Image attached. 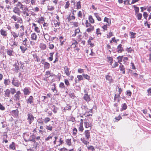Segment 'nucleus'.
Masks as SVG:
<instances>
[{"instance_id": "423d86ee", "label": "nucleus", "mask_w": 151, "mask_h": 151, "mask_svg": "<svg viewBox=\"0 0 151 151\" xmlns=\"http://www.w3.org/2000/svg\"><path fill=\"white\" fill-rule=\"evenodd\" d=\"M70 69L68 68L67 66H65L64 67V71L65 74L68 76L70 75L71 71H70Z\"/></svg>"}, {"instance_id": "aec40b11", "label": "nucleus", "mask_w": 151, "mask_h": 151, "mask_svg": "<svg viewBox=\"0 0 151 151\" xmlns=\"http://www.w3.org/2000/svg\"><path fill=\"white\" fill-rule=\"evenodd\" d=\"M17 5V6L20 7V9H21L22 10H23L24 9V5L22 4L20 2H18Z\"/></svg>"}, {"instance_id": "dca6fc26", "label": "nucleus", "mask_w": 151, "mask_h": 151, "mask_svg": "<svg viewBox=\"0 0 151 151\" xmlns=\"http://www.w3.org/2000/svg\"><path fill=\"white\" fill-rule=\"evenodd\" d=\"M60 24V22L57 21H54V26L57 28H59Z\"/></svg>"}, {"instance_id": "a18cd8bd", "label": "nucleus", "mask_w": 151, "mask_h": 151, "mask_svg": "<svg viewBox=\"0 0 151 151\" xmlns=\"http://www.w3.org/2000/svg\"><path fill=\"white\" fill-rule=\"evenodd\" d=\"M127 108V105L125 103L122 106V111L125 110Z\"/></svg>"}, {"instance_id": "e433bc0d", "label": "nucleus", "mask_w": 151, "mask_h": 151, "mask_svg": "<svg viewBox=\"0 0 151 151\" xmlns=\"http://www.w3.org/2000/svg\"><path fill=\"white\" fill-rule=\"evenodd\" d=\"M71 139H67L66 140V143L69 146H70L71 145Z\"/></svg>"}, {"instance_id": "72a5a7b5", "label": "nucleus", "mask_w": 151, "mask_h": 151, "mask_svg": "<svg viewBox=\"0 0 151 151\" xmlns=\"http://www.w3.org/2000/svg\"><path fill=\"white\" fill-rule=\"evenodd\" d=\"M40 47L43 50L45 49L46 48V46L45 44L41 43L40 45Z\"/></svg>"}, {"instance_id": "5701e85b", "label": "nucleus", "mask_w": 151, "mask_h": 151, "mask_svg": "<svg viewBox=\"0 0 151 151\" xmlns=\"http://www.w3.org/2000/svg\"><path fill=\"white\" fill-rule=\"evenodd\" d=\"M20 47L23 53H24V52L27 49L26 46H21Z\"/></svg>"}, {"instance_id": "2eb2a0df", "label": "nucleus", "mask_w": 151, "mask_h": 151, "mask_svg": "<svg viewBox=\"0 0 151 151\" xmlns=\"http://www.w3.org/2000/svg\"><path fill=\"white\" fill-rule=\"evenodd\" d=\"M33 99L32 96H30L29 99L27 100V103H29V104L32 103H33Z\"/></svg>"}, {"instance_id": "39448f33", "label": "nucleus", "mask_w": 151, "mask_h": 151, "mask_svg": "<svg viewBox=\"0 0 151 151\" xmlns=\"http://www.w3.org/2000/svg\"><path fill=\"white\" fill-rule=\"evenodd\" d=\"M13 12L15 14H17L19 16H20L21 14V11L17 7H15L13 9Z\"/></svg>"}, {"instance_id": "0eeeda50", "label": "nucleus", "mask_w": 151, "mask_h": 151, "mask_svg": "<svg viewBox=\"0 0 151 151\" xmlns=\"http://www.w3.org/2000/svg\"><path fill=\"white\" fill-rule=\"evenodd\" d=\"M30 88L25 87L23 89L24 94L25 95H29L30 93Z\"/></svg>"}, {"instance_id": "a19ab883", "label": "nucleus", "mask_w": 151, "mask_h": 151, "mask_svg": "<svg viewBox=\"0 0 151 151\" xmlns=\"http://www.w3.org/2000/svg\"><path fill=\"white\" fill-rule=\"evenodd\" d=\"M54 54V52H51L50 53V56L49 58V60L50 61H52L53 59V55Z\"/></svg>"}, {"instance_id": "864d4df0", "label": "nucleus", "mask_w": 151, "mask_h": 151, "mask_svg": "<svg viewBox=\"0 0 151 151\" xmlns=\"http://www.w3.org/2000/svg\"><path fill=\"white\" fill-rule=\"evenodd\" d=\"M10 81L8 79H5L4 81V84L5 86H6L7 85L9 84V83H10Z\"/></svg>"}, {"instance_id": "f03ea898", "label": "nucleus", "mask_w": 151, "mask_h": 151, "mask_svg": "<svg viewBox=\"0 0 151 151\" xmlns=\"http://www.w3.org/2000/svg\"><path fill=\"white\" fill-rule=\"evenodd\" d=\"M12 18L15 21H17V22L22 23V19L20 17H17L16 15H13L12 17Z\"/></svg>"}, {"instance_id": "4468645a", "label": "nucleus", "mask_w": 151, "mask_h": 151, "mask_svg": "<svg viewBox=\"0 0 151 151\" xmlns=\"http://www.w3.org/2000/svg\"><path fill=\"white\" fill-rule=\"evenodd\" d=\"M83 98L84 99L87 101H89L90 100L89 96L87 93L84 94Z\"/></svg>"}, {"instance_id": "5fc2aeb1", "label": "nucleus", "mask_w": 151, "mask_h": 151, "mask_svg": "<svg viewBox=\"0 0 151 151\" xmlns=\"http://www.w3.org/2000/svg\"><path fill=\"white\" fill-rule=\"evenodd\" d=\"M94 29V27H90L89 28L87 29L86 30V31L88 32H90L93 30Z\"/></svg>"}, {"instance_id": "c03bdc74", "label": "nucleus", "mask_w": 151, "mask_h": 151, "mask_svg": "<svg viewBox=\"0 0 151 151\" xmlns=\"http://www.w3.org/2000/svg\"><path fill=\"white\" fill-rule=\"evenodd\" d=\"M142 17V14L140 13L138 14L137 16V19L138 20H140L141 19Z\"/></svg>"}, {"instance_id": "6e6552de", "label": "nucleus", "mask_w": 151, "mask_h": 151, "mask_svg": "<svg viewBox=\"0 0 151 151\" xmlns=\"http://www.w3.org/2000/svg\"><path fill=\"white\" fill-rule=\"evenodd\" d=\"M24 11L22 12L23 14L26 16H29V10L28 8L25 7L24 8Z\"/></svg>"}, {"instance_id": "393cba45", "label": "nucleus", "mask_w": 151, "mask_h": 151, "mask_svg": "<svg viewBox=\"0 0 151 151\" xmlns=\"http://www.w3.org/2000/svg\"><path fill=\"white\" fill-rule=\"evenodd\" d=\"M94 15L95 17L97 18V19L99 21H101V17H99V14L98 13H94Z\"/></svg>"}, {"instance_id": "603ef678", "label": "nucleus", "mask_w": 151, "mask_h": 151, "mask_svg": "<svg viewBox=\"0 0 151 151\" xmlns=\"http://www.w3.org/2000/svg\"><path fill=\"white\" fill-rule=\"evenodd\" d=\"M54 8L51 6H47V9L48 10L52 11L54 9Z\"/></svg>"}, {"instance_id": "20e7f679", "label": "nucleus", "mask_w": 151, "mask_h": 151, "mask_svg": "<svg viewBox=\"0 0 151 151\" xmlns=\"http://www.w3.org/2000/svg\"><path fill=\"white\" fill-rule=\"evenodd\" d=\"M12 83L15 86L18 87L20 85V83L17 80H16L15 78H13Z\"/></svg>"}, {"instance_id": "2f4dec72", "label": "nucleus", "mask_w": 151, "mask_h": 151, "mask_svg": "<svg viewBox=\"0 0 151 151\" xmlns=\"http://www.w3.org/2000/svg\"><path fill=\"white\" fill-rule=\"evenodd\" d=\"M44 68L45 69H47L49 68L50 64L47 62H45L44 64Z\"/></svg>"}, {"instance_id": "e2e57ef3", "label": "nucleus", "mask_w": 151, "mask_h": 151, "mask_svg": "<svg viewBox=\"0 0 151 151\" xmlns=\"http://www.w3.org/2000/svg\"><path fill=\"white\" fill-rule=\"evenodd\" d=\"M46 128L47 130H49L50 131H51L52 130V126H50V125H46Z\"/></svg>"}, {"instance_id": "f3484780", "label": "nucleus", "mask_w": 151, "mask_h": 151, "mask_svg": "<svg viewBox=\"0 0 151 151\" xmlns=\"http://www.w3.org/2000/svg\"><path fill=\"white\" fill-rule=\"evenodd\" d=\"M106 78L107 80H108L110 83H111L113 81L112 78L111 76L107 75L106 76Z\"/></svg>"}, {"instance_id": "f257e3e1", "label": "nucleus", "mask_w": 151, "mask_h": 151, "mask_svg": "<svg viewBox=\"0 0 151 151\" xmlns=\"http://www.w3.org/2000/svg\"><path fill=\"white\" fill-rule=\"evenodd\" d=\"M84 126L86 128H88L91 129L92 126V119H86L85 120L84 122Z\"/></svg>"}, {"instance_id": "412c9836", "label": "nucleus", "mask_w": 151, "mask_h": 151, "mask_svg": "<svg viewBox=\"0 0 151 151\" xmlns=\"http://www.w3.org/2000/svg\"><path fill=\"white\" fill-rule=\"evenodd\" d=\"M104 21L106 22L107 23V25L109 26L111 24V20L109 18L105 17L104 19Z\"/></svg>"}, {"instance_id": "a878e982", "label": "nucleus", "mask_w": 151, "mask_h": 151, "mask_svg": "<svg viewBox=\"0 0 151 151\" xmlns=\"http://www.w3.org/2000/svg\"><path fill=\"white\" fill-rule=\"evenodd\" d=\"M119 68L120 70L122 71V73L124 74L125 73V71L123 65H121L119 66Z\"/></svg>"}, {"instance_id": "f8f14e48", "label": "nucleus", "mask_w": 151, "mask_h": 151, "mask_svg": "<svg viewBox=\"0 0 151 151\" xmlns=\"http://www.w3.org/2000/svg\"><path fill=\"white\" fill-rule=\"evenodd\" d=\"M37 36L35 33H32L31 35V39L32 40H36L37 39Z\"/></svg>"}, {"instance_id": "b1692460", "label": "nucleus", "mask_w": 151, "mask_h": 151, "mask_svg": "<svg viewBox=\"0 0 151 151\" xmlns=\"http://www.w3.org/2000/svg\"><path fill=\"white\" fill-rule=\"evenodd\" d=\"M35 136L34 135H32L31 136H29V141H32L34 142L35 141Z\"/></svg>"}, {"instance_id": "13d9d810", "label": "nucleus", "mask_w": 151, "mask_h": 151, "mask_svg": "<svg viewBox=\"0 0 151 151\" xmlns=\"http://www.w3.org/2000/svg\"><path fill=\"white\" fill-rule=\"evenodd\" d=\"M34 30L37 33H39L40 32V30L38 27H35L34 28Z\"/></svg>"}, {"instance_id": "0e129e2a", "label": "nucleus", "mask_w": 151, "mask_h": 151, "mask_svg": "<svg viewBox=\"0 0 151 151\" xmlns=\"http://www.w3.org/2000/svg\"><path fill=\"white\" fill-rule=\"evenodd\" d=\"M78 42L77 41H75V42L74 43H73L72 46L73 47V48H75L76 45H77Z\"/></svg>"}, {"instance_id": "8fccbe9b", "label": "nucleus", "mask_w": 151, "mask_h": 151, "mask_svg": "<svg viewBox=\"0 0 151 151\" xmlns=\"http://www.w3.org/2000/svg\"><path fill=\"white\" fill-rule=\"evenodd\" d=\"M77 78H78V80L79 81L81 80H83V75H78L77 76Z\"/></svg>"}, {"instance_id": "ddd939ff", "label": "nucleus", "mask_w": 151, "mask_h": 151, "mask_svg": "<svg viewBox=\"0 0 151 151\" xmlns=\"http://www.w3.org/2000/svg\"><path fill=\"white\" fill-rule=\"evenodd\" d=\"M4 96L5 97H8L9 96L11 90L10 89H7L5 91Z\"/></svg>"}, {"instance_id": "bf43d9fd", "label": "nucleus", "mask_w": 151, "mask_h": 151, "mask_svg": "<svg viewBox=\"0 0 151 151\" xmlns=\"http://www.w3.org/2000/svg\"><path fill=\"white\" fill-rule=\"evenodd\" d=\"M85 24L86 27H91L90 24L88 22L87 20L86 21Z\"/></svg>"}, {"instance_id": "69168bd1", "label": "nucleus", "mask_w": 151, "mask_h": 151, "mask_svg": "<svg viewBox=\"0 0 151 151\" xmlns=\"http://www.w3.org/2000/svg\"><path fill=\"white\" fill-rule=\"evenodd\" d=\"M10 90H11L10 93L12 94H14L16 92V90L14 88H11Z\"/></svg>"}, {"instance_id": "4c0bfd02", "label": "nucleus", "mask_w": 151, "mask_h": 151, "mask_svg": "<svg viewBox=\"0 0 151 151\" xmlns=\"http://www.w3.org/2000/svg\"><path fill=\"white\" fill-rule=\"evenodd\" d=\"M43 35L44 36V38L45 40H47L49 39V36L46 33L45 34L44 33Z\"/></svg>"}, {"instance_id": "774afa93", "label": "nucleus", "mask_w": 151, "mask_h": 151, "mask_svg": "<svg viewBox=\"0 0 151 151\" xmlns=\"http://www.w3.org/2000/svg\"><path fill=\"white\" fill-rule=\"evenodd\" d=\"M59 86L60 88H63L65 87L64 84L63 83H60V84Z\"/></svg>"}, {"instance_id": "338daca9", "label": "nucleus", "mask_w": 151, "mask_h": 151, "mask_svg": "<svg viewBox=\"0 0 151 151\" xmlns=\"http://www.w3.org/2000/svg\"><path fill=\"white\" fill-rule=\"evenodd\" d=\"M126 51L128 52L131 53V52L132 51V49L131 48V47L127 48Z\"/></svg>"}, {"instance_id": "bb28decb", "label": "nucleus", "mask_w": 151, "mask_h": 151, "mask_svg": "<svg viewBox=\"0 0 151 151\" xmlns=\"http://www.w3.org/2000/svg\"><path fill=\"white\" fill-rule=\"evenodd\" d=\"M136 33L132 32H130V38H134L135 37Z\"/></svg>"}, {"instance_id": "09e8293b", "label": "nucleus", "mask_w": 151, "mask_h": 151, "mask_svg": "<svg viewBox=\"0 0 151 151\" xmlns=\"http://www.w3.org/2000/svg\"><path fill=\"white\" fill-rule=\"evenodd\" d=\"M77 9H79L81 8V2L80 1H78L76 4Z\"/></svg>"}, {"instance_id": "7ed1b4c3", "label": "nucleus", "mask_w": 151, "mask_h": 151, "mask_svg": "<svg viewBox=\"0 0 151 151\" xmlns=\"http://www.w3.org/2000/svg\"><path fill=\"white\" fill-rule=\"evenodd\" d=\"M27 116V120L29 121V124H31L34 120V117L32 115L29 113L28 114Z\"/></svg>"}, {"instance_id": "680f3d73", "label": "nucleus", "mask_w": 151, "mask_h": 151, "mask_svg": "<svg viewBox=\"0 0 151 151\" xmlns=\"http://www.w3.org/2000/svg\"><path fill=\"white\" fill-rule=\"evenodd\" d=\"M50 121V119L49 117H46L44 119V122L45 123H47Z\"/></svg>"}, {"instance_id": "3c124183", "label": "nucleus", "mask_w": 151, "mask_h": 151, "mask_svg": "<svg viewBox=\"0 0 151 151\" xmlns=\"http://www.w3.org/2000/svg\"><path fill=\"white\" fill-rule=\"evenodd\" d=\"M27 38H25V40H24L23 41V42L22 43V45H24L25 46H27Z\"/></svg>"}, {"instance_id": "6e6d98bb", "label": "nucleus", "mask_w": 151, "mask_h": 151, "mask_svg": "<svg viewBox=\"0 0 151 151\" xmlns=\"http://www.w3.org/2000/svg\"><path fill=\"white\" fill-rule=\"evenodd\" d=\"M70 4L69 3V1H67L66 3V4L65 6V9L68 8Z\"/></svg>"}, {"instance_id": "37998d69", "label": "nucleus", "mask_w": 151, "mask_h": 151, "mask_svg": "<svg viewBox=\"0 0 151 151\" xmlns=\"http://www.w3.org/2000/svg\"><path fill=\"white\" fill-rule=\"evenodd\" d=\"M139 1V0H132V2L131 3H129V1H127V4H128L129 5H131L132 4H134L135 3Z\"/></svg>"}, {"instance_id": "49530a36", "label": "nucleus", "mask_w": 151, "mask_h": 151, "mask_svg": "<svg viewBox=\"0 0 151 151\" xmlns=\"http://www.w3.org/2000/svg\"><path fill=\"white\" fill-rule=\"evenodd\" d=\"M78 17L81 18L82 17V12L81 11H79L78 13Z\"/></svg>"}, {"instance_id": "473e14b6", "label": "nucleus", "mask_w": 151, "mask_h": 151, "mask_svg": "<svg viewBox=\"0 0 151 151\" xmlns=\"http://www.w3.org/2000/svg\"><path fill=\"white\" fill-rule=\"evenodd\" d=\"M122 119V117L120 116H119L118 117H115L114 119V121L115 122H117L120 119Z\"/></svg>"}, {"instance_id": "de8ad7c7", "label": "nucleus", "mask_w": 151, "mask_h": 151, "mask_svg": "<svg viewBox=\"0 0 151 151\" xmlns=\"http://www.w3.org/2000/svg\"><path fill=\"white\" fill-rule=\"evenodd\" d=\"M88 148L89 151H95L93 147L92 146L88 147Z\"/></svg>"}, {"instance_id": "6ab92c4d", "label": "nucleus", "mask_w": 151, "mask_h": 151, "mask_svg": "<svg viewBox=\"0 0 151 151\" xmlns=\"http://www.w3.org/2000/svg\"><path fill=\"white\" fill-rule=\"evenodd\" d=\"M122 46V45L120 44L117 47V51L119 53H121L123 51V49Z\"/></svg>"}, {"instance_id": "cd10ccee", "label": "nucleus", "mask_w": 151, "mask_h": 151, "mask_svg": "<svg viewBox=\"0 0 151 151\" xmlns=\"http://www.w3.org/2000/svg\"><path fill=\"white\" fill-rule=\"evenodd\" d=\"M122 91V90L121 88H119V94L118 95H117L116 94H115L114 96V100H116V98L119 97V95L121 93Z\"/></svg>"}, {"instance_id": "4be33fe9", "label": "nucleus", "mask_w": 151, "mask_h": 151, "mask_svg": "<svg viewBox=\"0 0 151 151\" xmlns=\"http://www.w3.org/2000/svg\"><path fill=\"white\" fill-rule=\"evenodd\" d=\"M0 32L2 35L4 36H6L7 35V33L6 31L1 29L0 30Z\"/></svg>"}, {"instance_id": "052dcab7", "label": "nucleus", "mask_w": 151, "mask_h": 151, "mask_svg": "<svg viewBox=\"0 0 151 151\" xmlns=\"http://www.w3.org/2000/svg\"><path fill=\"white\" fill-rule=\"evenodd\" d=\"M113 35V34L111 32H110L107 35V38H109Z\"/></svg>"}, {"instance_id": "58836bf2", "label": "nucleus", "mask_w": 151, "mask_h": 151, "mask_svg": "<svg viewBox=\"0 0 151 151\" xmlns=\"http://www.w3.org/2000/svg\"><path fill=\"white\" fill-rule=\"evenodd\" d=\"M83 76L86 79L88 80L90 79V77L89 76H88L87 74H83Z\"/></svg>"}, {"instance_id": "79ce46f5", "label": "nucleus", "mask_w": 151, "mask_h": 151, "mask_svg": "<svg viewBox=\"0 0 151 151\" xmlns=\"http://www.w3.org/2000/svg\"><path fill=\"white\" fill-rule=\"evenodd\" d=\"M81 141L83 143L86 145L89 143V142L87 140H85L84 139H81Z\"/></svg>"}, {"instance_id": "ea45409f", "label": "nucleus", "mask_w": 151, "mask_h": 151, "mask_svg": "<svg viewBox=\"0 0 151 151\" xmlns=\"http://www.w3.org/2000/svg\"><path fill=\"white\" fill-rule=\"evenodd\" d=\"M133 7L134 8V10L135 12L136 13H137L138 12H139V8L137 7L135 5L133 6Z\"/></svg>"}, {"instance_id": "c756f323", "label": "nucleus", "mask_w": 151, "mask_h": 151, "mask_svg": "<svg viewBox=\"0 0 151 151\" xmlns=\"http://www.w3.org/2000/svg\"><path fill=\"white\" fill-rule=\"evenodd\" d=\"M44 21V19L43 17H41L39 18L38 20V22L40 23H42Z\"/></svg>"}, {"instance_id": "9d476101", "label": "nucleus", "mask_w": 151, "mask_h": 151, "mask_svg": "<svg viewBox=\"0 0 151 151\" xmlns=\"http://www.w3.org/2000/svg\"><path fill=\"white\" fill-rule=\"evenodd\" d=\"M29 134L27 133L24 134L23 137L24 138V140L25 141L27 142L29 141V139H30L29 138Z\"/></svg>"}, {"instance_id": "1a4fd4ad", "label": "nucleus", "mask_w": 151, "mask_h": 151, "mask_svg": "<svg viewBox=\"0 0 151 151\" xmlns=\"http://www.w3.org/2000/svg\"><path fill=\"white\" fill-rule=\"evenodd\" d=\"M84 134L87 140L90 137V133L88 130H86L85 131Z\"/></svg>"}, {"instance_id": "7c9ffc66", "label": "nucleus", "mask_w": 151, "mask_h": 151, "mask_svg": "<svg viewBox=\"0 0 151 151\" xmlns=\"http://www.w3.org/2000/svg\"><path fill=\"white\" fill-rule=\"evenodd\" d=\"M11 34L13 36L14 38H15L17 37L18 36V35H19V34H17V33H16L15 32H12Z\"/></svg>"}, {"instance_id": "a211bd4d", "label": "nucleus", "mask_w": 151, "mask_h": 151, "mask_svg": "<svg viewBox=\"0 0 151 151\" xmlns=\"http://www.w3.org/2000/svg\"><path fill=\"white\" fill-rule=\"evenodd\" d=\"M80 33V30L79 29H76L75 31L74 34L73 35V37L76 36L77 35H79Z\"/></svg>"}, {"instance_id": "c9c22d12", "label": "nucleus", "mask_w": 151, "mask_h": 151, "mask_svg": "<svg viewBox=\"0 0 151 151\" xmlns=\"http://www.w3.org/2000/svg\"><path fill=\"white\" fill-rule=\"evenodd\" d=\"M107 59L108 60V62L110 63V65H112V63L113 62V59L111 57H107Z\"/></svg>"}, {"instance_id": "f704fd0d", "label": "nucleus", "mask_w": 151, "mask_h": 151, "mask_svg": "<svg viewBox=\"0 0 151 151\" xmlns=\"http://www.w3.org/2000/svg\"><path fill=\"white\" fill-rule=\"evenodd\" d=\"M89 22L92 23H93L94 22V19H93L92 16L91 15L89 17Z\"/></svg>"}, {"instance_id": "9b49d317", "label": "nucleus", "mask_w": 151, "mask_h": 151, "mask_svg": "<svg viewBox=\"0 0 151 151\" xmlns=\"http://www.w3.org/2000/svg\"><path fill=\"white\" fill-rule=\"evenodd\" d=\"M83 120L82 119H81V122L80 123V126L79 127V130L83 132Z\"/></svg>"}, {"instance_id": "4d7b16f0", "label": "nucleus", "mask_w": 151, "mask_h": 151, "mask_svg": "<svg viewBox=\"0 0 151 151\" xmlns=\"http://www.w3.org/2000/svg\"><path fill=\"white\" fill-rule=\"evenodd\" d=\"M54 47V45L53 44H50V43H49V48L50 49H52Z\"/></svg>"}, {"instance_id": "c85d7f7f", "label": "nucleus", "mask_w": 151, "mask_h": 151, "mask_svg": "<svg viewBox=\"0 0 151 151\" xmlns=\"http://www.w3.org/2000/svg\"><path fill=\"white\" fill-rule=\"evenodd\" d=\"M9 148L10 149L13 150L15 149V144L14 142H12V144L9 145Z\"/></svg>"}]
</instances>
